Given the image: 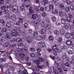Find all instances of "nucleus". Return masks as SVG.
I'll return each mask as SVG.
<instances>
[{
	"label": "nucleus",
	"instance_id": "obj_23",
	"mask_svg": "<svg viewBox=\"0 0 74 74\" xmlns=\"http://www.w3.org/2000/svg\"><path fill=\"white\" fill-rule=\"evenodd\" d=\"M17 51L19 53H21L23 52V49L22 48H18L17 49Z\"/></svg>",
	"mask_w": 74,
	"mask_h": 74
},
{
	"label": "nucleus",
	"instance_id": "obj_21",
	"mask_svg": "<svg viewBox=\"0 0 74 74\" xmlns=\"http://www.w3.org/2000/svg\"><path fill=\"white\" fill-rule=\"evenodd\" d=\"M67 52L69 55H71L74 53V51L73 50H68Z\"/></svg>",
	"mask_w": 74,
	"mask_h": 74
},
{
	"label": "nucleus",
	"instance_id": "obj_58",
	"mask_svg": "<svg viewBox=\"0 0 74 74\" xmlns=\"http://www.w3.org/2000/svg\"><path fill=\"white\" fill-rule=\"evenodd\" d=\"M70 9L71 10V11H73L74 10V6L73 5H71L70 6Z\"/></svg>",
	"mask_w": 74,
	"mask_h": 74
},
{
	"label": "nucleus",
	"instance_id": "obj_26",
	"mask_svg": "<svg viewBox=\"0 0 74 74\" xmlns=\"http://www.w3.org/2000/svg\"><path fill=\"white\" fill-rule=\"evenodd\" d=\"M11 18L13 21H15L16 19V16L15 14H13L11 16Z\"/></svg>",
	"mask_w": 74,
	"mask_h": 74
},
{
	"label": "nucleus",
	"instance_id": "obj_51",
	"mask_svg": "<svg viewBox=\"0 0 74 74\" xmlns=\"http://www.w3.org/2000/svg\"><path fill=\"white\" fill-rule=\"evenodd\" d=\"M19 21L20 23H23V19L22 18H19Z\"/></svg>",
	"mask_w": 74,
	"mask_h": 74
},
{
	"label": "nucleus",
	"instance_id": "obj_40",
	"mask_svg": "<svg viewBox=\"0 0 74 74\" xmlns=\"http://www.w3.org/2000/svg\"><path fill=\"white\" fill-rule=\"evenodd\" d=\"M14 25H18V26L19 25V22L18 21H15L14 22Z\"/></svg>",
	"mask_w": 74,
	"mask_h": 74
},
{
	"label": "nucleus",
	"instance_id": "obj_3",
	"mask_svg": "<svg viewBox=\"0 0 74 74\" xmlns=\"http://www.w3.org/2000/svg\"><path fill=\"white\" fill-rule=\"evenodd\" d=\"M73 36H74V31H73L70 33L69 32H66L65 34V37L67 39H70L72 40Z\"/></svg>",
	"mask_w": 74,
	"mask_h": 74
},
{
	"label": "nucleus",
	"instance_id": "obj_48",
	"mask_svg": "<svg viewBox=\"0 0 74 74\" xmlns=\"http://www.w3.org/2000/svg\"><path fill=\"white\" fill-rule=\"evenodd\" d=\"M29 51L30 52H34L35 51V49L34 47L31 48L29 49Z\"/></svg>",
	"mask_w": 74,
	"mask_h": 74
},
{
	"label": "nucleus",
	"instance_id": "obj_6",
	"mask_svg": "<svg viewBox=\"0 0 74 74\" xmlns=\"http://www.w3.org/2000/svg\"><path fill=\"white\" fill-rule=\"evenodd\" d=\"M25 7L27 8L29 7V13L31 14H33L34 13V12L33 10H32V6L30 5H26Z\"/></svg>",
	"mask_w": 74,
	"mask_h": 74
},
{
	"label": "nucleus",
	"instance_id": "obj_37",
	"mask_svg": "<svg viewBox=\"0 0 74 74\" xmlns=\"http://www.w3.org/2000/svg\"><path fill=\"white\" fill-rule=\"evenodd\" d=\"M49 8L51 10H52V11H53V10H55V9H53V6L51 4H50L49 5Z\"/></svg>",
	"mask_w": 74,
	"mask_h": 74
},
{
	"label": "nucleus",
	"instance_id": "obj_7",
	"mask_svg": "<svg viewBox=\"0 0 74 74\" xmlns=\"http://www.w3.org/2000/svg\"><path fill=\"white\" fill-rule=\"evenodd\" d=\"M17 55H18V56H20V59L22 60H25V54L24 53H21V54L17 53Z\"/></svg>",
	"mask_w": 74,
	"mask_h": 74
},
{
	"label": "nucleus",
	"instance_id": "obj_17",
	"mask_svg": "<svg viewBox=\"0 0 74 74\" xmlns=\"http://www.w3.org/2000/svg\"><path fill=\"white\" fill-rule=\"evenodd\" d=\"M6 26L8 28H10L11 26V23L10 22H7L6 24Z\"/></svg>",
	"mask_w": 74,
	"mask_h": 74
},
{
	"label": "nucleus",
	"instance_id": "obj_22",
	"mask_svg": "<svg viewBox=\"0 0 74 74\" xmlns=\"http://www.w3.org/2000/svg\"><path fill=\"white\" fill-rule=\"evenodd\" d=\"M16 41L17 42H22V39L21 38H17Z\"/></svg>",
	"mask_w": 74,
	"mask_h": 74
},
{
	"label": "nucleus",
	"instance_id": "obj_39",
	"mask_svg": "<svg viewBox=\"0 0 74 74\" xmlns=\"http://www.w3.org/2000/svg\"><path fill=\"white\" fill-rule=\"evenodd\" d=\"M66 54L65 53H63L62 55V58L64 59L66 58Z\"/></svg>",
	"mask_w": 74,
	"mask_h": 74
},
{
	"label": "nucleus",
	"instance_id": "obj_30",
	"mask_svg": "<svg viewBox=\"0 0 74 74\" xmlns=\"http://www.w3.org/2000/svg\"><path fill=\"white\" fill-rule=\"evenodd\" d=\"M66 2L68 5H71L73 3L72 1H71L69 0H67Z\"/></svg>",
	"mask_w": 74,
	"mask_h": 74
},
{
	"label": "nucleus",
	"instance_id": "obj_49",
	"mask_svg": "<svg viewBox=\"0 0 74 74\" xmlns=\"http://www.w3.org/2000/svg\"><path fill=\"white\" fill-rule=\"evenodd\" d=\"M45 10L47 12H49V11H50V9L49 8V7H45Z\"/></svg>",
	"mask_w": 74,
	"mask_h": 74
},
{
	"label": "nucleus",
	"instance_id": "obj_60",
	"mask_svg": "<svg viewBox=\"0 0 74 74\" xmlns=\"http://www.w3.org/2000/svg\"><path fill=\"white\" fill-rule=\"evenodd\" d=\"M8 68L9 70H14V68L13 66L11 67V66H9Z\"/></svg>",
	"mask_w": 74,
	"mask_h": 74
},
{
	"label": "nucleus",
	"instance_id": "obj_10",
	"mask_svg": "<svg viewBox=\"0 0 74 74\" xmlns=\"http://www.w3.org/2000/svg\"><path fill=\"white\" fill-rule=\"evenodd\" d=\"M3 14H7L6 15V17L7 18H9L10 16V13L8 12V10H6L3 11Z\"/></svg>",
	"mask_w": 74,
	"mask_h": 74
},
{
	"label": "nucleus",
	"instance_id": "obj_56",
	"mask_svg": "<svg viewBox=\"0 0 74 74\" xmlns=\"http://www.w3.org/2000/svg\"><path fill=\"white\" fill-rule=\"evenodd\" d=\"M39 61L41 62H44V59L42 58H39Z\"/></svg>",
	"mask_w": 74,
	"mask_h": 74
},
{
	"label": "nucleus",
	"instance_id": "obj_31",
	"mask_svg": "<svg viewBox=\"0 0 74 74\" xmlns=\"http://www.w3.org/2000/svg\"><path fill=\"white\" fill-rule=\"evenodd\" d=\"M0 40H1V41H6L7 38H6V37H5L3 36L2 37Z\"/></svg>",
	"mask_w": 74,
	"mask_h": 74
},
{
	"label": "nucleus",
	"instance_id": "obj_54",
	"mask_svg": "<svg viewBox=\"0 0 74 74\" xmlns=\"http://www.w3.org/2000/svg\"><path fill=\"white\" fill-rule=\"evenodd\" d=\"M57 51L59 53H60V52H62V49H58L57 50Z\"/></svg>",
	"mask_w": 74,
	"mask_h": 74
},
{
	"label": "nucleus",
	"instance_id": "obj_28",
	"mask_svg": "<svg viewBox=\"0 0 74 74\" xmlns=\"http://www.w3.org/2000/svg\"><path fill=\"white\" fill-rule=\"evenodd\" d=\"M0 23H1L3 25V27L5 26V25H4V24H5V22L4 21V20H3V19H1L0 20Z\"/></svg>",
	"mask_w": 74,
	"mask_h": 74
},
{
	"label": "nucleus",
	"instance_id": "obj_12",
	"mask_svg": "<svg viewBox=\"0 0 74 74\" xmlns=\"http://www.w3.org/2000/svg\"><path fill=\"white\" fill-rule=\"evenodd\" d=\"M38 34V32L36 31H35L34 32V33L33 34H32V35H33L32 36H31L32 37H33V38L34 39L36 37V36H37Z\"/></svg>",
	"mask_w": 74,
	"mask_h": 74
},
{
	"label": "nucleus",
	"instance_id": "obj_5",
	"mask_svg": "<svg viewBox=\"0 0 74 74\" xmlns=\"http://www.w3.org/2000/svg\"><path fill=\"white\" fill-rule=\"evenodd\" d=\"M66 43L68 46H73L74 45V43L71 40H68L66 42Z\"/></svg>",
	"mask_w": 74,
	"mask_h": 74
},
{
	"label": "nucleus",
	"instance_id": "obj_41",
	"mask_svg": "<svg viewBox=\"0 0 74 74\" xmlns=\"http://www.w3.org/2000/svg\"><path fill=\"white\" fill-rule=\"evenodd\" d=\"M46 32V31L45 30V29H43L41 30V34H44Z\"/></svg>",
	"mask_w": 74,
	"mask_h": 74
},
{
	"label": "nucleus",
	"instance_id": "obj_61",
	"mask_svg": "<svg viewBox=\"0 0 74 74\" xmlns=\"http://www.w3.org/2000/svg\"><path fill=\"white\" fill-rule=\"evenodd\" d=\"M21 10H22V11H24L25 10V7L23 6H21Z\"/></svg>",
	"mask_w": 74,
	"mask_h": 74
},
{
	"label": "nucleus",
	"instance_id": "obj_33",
	"mask_svg": "<svg viewBox=\"0 0 74 74\" xmlns=\"http://www.w3.org/2000/svg\"><path fill=\"white\" fill-rule=\"evenodd\" d=\"M41 25L42 27H46L47 26V24L44 22H42L41 23Z\"/></svg>",
	"mask_w": 74,
	"mask_h": 74
},
{
	"label": "nucleus",
	"instance_id": "obj_53",
	"mask_svg": "<svg viewBox=\"0 0 74 74\" xmlns=\"http://www.w3.org/2000/svg\"><path fill=\"white\" fill-rule=\"evenodd\" d=\"M18 47H23V43L22 42L19 43L18 44Z\"/></svg>",
	"mask_w": 74,
	"mask_h": 74
},
{
	"label": "nucleus",
	"instance_id": "obj_55",
	"mask_svg": "<svg viewBox=\"0 0 74 74\" xmlns=\"http://www.w3.org/2000/svg\"><path fill=\"white\" fill-rule=\"evenodd\" d=\"M35 56V54H34V53H31L30 54V56L31 58H34V57Z\"/></svg>",
	"mask_w": 74,
	"mask_h": 74
},
{
	"label": "nucleus",
	"instance_id": "obj_18",
	"mask_svg": "<svg viewBox=\"0 0 74 74\" xmlns=\"http://www.w3.org/2000/svg\"><path fill=\"white\" fill-rule=\"evenodd\" d=\"M60 9L62 10H64V8H65L64 7V5L63 4H60Z\"/></svg>",
	"mask_w": 74,
	"mask_h": 74
},
{
	"label": "nucleus",
	"instance_id": "obj_45",
	"mask_svg": "<svg viewBox=\"0 0 74 74\" xmlns=\"http://www.w3.org/2000/svg\"><path fill=\"white\" fill-rule=\"evenodd\" d=\"M40 25V23L38 22H36L34 23V26H36V27H38Z\"/></svg>",
	"mask_w": 74,
	"mask_h": 74
},
{
	"label": "nucleus",
	"instance_id": "obj_46",
	"mask_svg": "<svg viewBox=\"0 0 74 74\" xmlns=\"http://www.w3.org/2000/svg\"><path fill=\"white\" fill-rule=\"evenodd\" d=\"M51 20L53 22H55L56 21V18L55 16H53L51 18Z\"/></svg>",
	"mask_w": 74,
	"mask_h": 74
},
{
	"label": "nucleus",
	"instance_id": "obj_1",
	"mask_svg": "<svg viewBox=\"0 0 74 74\" xmlns=\"http://www.w3.org/2000/svg\"><path fill=\"white\" fill-rule=\"evenodd\" d=\"M53 14H56L57 15L60 16L61 17H63L66 15V12L63 11H60L59 12V11L57 10L53 9L52 11Z\"/></svg>",
	"mask_w": 74,
	"mask_h": 74
},
{
	"label": "nucleus",
	"instance_id": "obj_29",
	"mask_svg": "<svg viewBox=\"0 0 74 74\" xmlns=\"http://www.w3.org/2000/svg\"><path fill=\"white\" fill-rule=\"evenodd\" d=\"M5 6L6 8H10V4L8 3H6Z\"/></svg>",
	"mask_w": 74,
	"mask_h": 74
},
{
	"label": "nucleus",
	"instance_id": "obj_64",
	"mask_svg": "<svg viewBox=\"0 0 74 74\" xmlns=\"http://www.w3.org/2000/svg\"><path fill=\"white\" fill-rule=\"evenodd\" d=\"M42 15L43 17H45L47 16V13L45 12H43L42 13Z\"/></svg>",
	"mask_w": 74,
	"mask_h": 74
},
{
	"label": "nucleus",
	"instance_id": "obj_11",
	"mask_svg": "<svg viewBox=\"0 0 74 74\" xmlns=\"http://www.w3.org/2000/svg\"><path fill=\"white\" fill-rule=\"evenodd\" d=\"M40 17V16L37 14H33L32 15V18L34 19H36Z\"/></svg>",
	"mask_w": 74,
	"mask_h": 74
},
{
	"label": "nucleus",
	"instance_id": "obj_25",
	"mask_svg": "<svg viewBox=\"0 0 74 74\" xmlns=\"http://www.w3.org/2000/svg\"><path fill=\"white\" fill-rule=\"evenodd\" d=\"M19 32L21 33L22 35H25V34H26L25 31H24V30H20V31H19Z\"/></svg>",
	"mask_w": 74,
	"mask_h": 74
},
{
	"label": "nucleus",
	"instance_id": "obj_14",
	"mask_svg": "<svg viewBox=\"0 0 74 74\" xmlns=\"http://www.w3.org/2000/svg\"><path fill=\"white\" fill-rule=\"evenodd\" d=\"M60 33L62 36H64L65 34V32L64 30L63 29H61L60 30Z\"/></svg>",
	"mask_w": 74,
	"mask_h": 74
},
{
	"label": "nucleus",
	"instance_id": "obj_20",
	"mask_svg": "<svg viewBox=\"0 0 74 74\" xmlns=\"http://www.w3.org/2000/svg\"><path fill=\"white\" fill-rule=\"evenodd\" d=\"M27 41L28 43H32V39L29 37H28V38H27Z\"/></svg>",
	"mask_w": 74,
	"mask_h": 74
},
{
	"label": "nucleus",
	"instance_id": "obj_62",
	"mask_svg": "<svg viewBox=\"0 0 74 74\" xmlns=\"http://www.w3.org/2000/svg\"><path fill=\"white\" fill-rule=\"evenodd\" d=\"M28 24L27 23H25L24 24V28H27V27H28Z\"/></svg>",
	"mask_w": 74,
	"mask_h": 74
},
{
	"label": "nucleus",
	"instance_id": "obj_34",
	"mask_svg": "<svg viewBox=\"0 0 74 74\" xmlns=\"http://www.w3.org/2000/svg\"><path fill=\"white\" fill-rule=\"evenodd\" d=\"M65 10L66 12H69L70 11V7L69 6L66 7L65 8Z\"/></svg>",
	"mask_w": 74,
	"mask_h": 74
},
{
	"label": "nucleus",
	"instance_id": "obj_52",
	"mask_svg": "<svg viewBox=\"0 0 74 74\" xmlns=\"http://www.w3.org/2000/svg\"><path fill=\"white\" fill-rule=\"evenodd\" d=\"M49 58L51 59H52L53 60H55V56H52L51 55L50 56Z\"/></svg>",
	"mask_w": 74,
	"mask_h": 74
},
{
	"label": "nucleus",
	"instance_id": "obj_59",
	"mask_svg": "<svg viewBox=\"0 0 74 74\" xmlns=\"http://www.w3.org/2000/svg\"><path fill=\"white\" fill-rule=\"evenodd\" d=\"M6 59L5 58H1L0 59V62H3V61H5Z\"/></svg>",
	"mask_w": 74,
	"mask_h": 74
},
{
	"label": "nucleus",
	"instance_id": "obj_4",
	"mask_svg": "<svg viewBox=\"0 0 74 74\" xmlns=\"http://www.w3.org/2000/svg\"><path fill=\"white\" fill-rule=\"evenodd\" d=\"M38 45L40 48H43L45 47V44L42 42H38Z\"/></svg>",
	"mask_w": 74,
	"mask_h": 74
},
{
	"label": "nucleus",
	"instance_id": "obj_57",
	"mask_svg": "<svg viewBox=\"0 0 74 74\" xmlns=\"http://www.w3.org/2000/svg\"><path fill=\"white\" fill-rule=\"evenodd\" d=\"M6 29L3 28L2 29V33H5V32H6Z\"/></svg>",
	"mask_w": 74,
	"mask_h": 74
},
{
	"label": "nucleus",
	"instance_id": "obj_47",
	"mask_svg": "<svg viewBox=\"0 0 74 74\" xmlns=\"http://www.w3.org/2000/svg\"><path fill=\"white\" fill-rule=\"evenodd\" d=\"M28 33L30 34H33V31L31 29H28Z\"/></svg>",
	"mask_w": 74,
	"mask_h": 74
},
{
	"label": "nucleus",
	"instance_id": "obj_9",
	"mask_svg": "<svg viewBox=\"0 0 74 74\" xmlns=\"http://www.w3.org/2000/svg\"><path fill=\"white\" fill-rule=\"evenodd\" d=\"M30 62L31 63V64H33V63H34V62H36L37 64L38 65V64H40V62L38 60H30Z\"/></svg>",
	"mask_w": 74,
	"mask_h": 74
},
{
	"label": "nucleus",
	"instance_id": "obj_32",
	"mask_svg": "<svg viewBox=\"0 0 74 74\" xmlns=\"http://www.w3.org/2000/svg\"><path fill=\"white\" fill-rule=\"evenodd\" d=\"M61 21L62 24H64L66 23V19L63 18L61 19Z\"/></svg>",
	"mask_w": 74,
	"mask_h": 74
},
{
	"label": "nucleus",
	"instance_id": "obj_27",
	"mask_svg": "<svg viewBox=\"0 0 74 74\" xmlns=\"http://www.w3.org/2000/svg\"><path fill=\"white\" fill-rule=\"evenodd\" d=\"M61 23V22L60 21L58 20L56 21V24L57 26H60V25Z\"/></svg>",
	"mask_w": 74,
	"mask_h": 74
},
{
	"label": "nucleus",
	"instance_id": "obj_38",
	"mask_svg": "<svg viewBox=\"0 0 74 74\" xmlns=\"http://www.w3.org/2000/svg\"><path fill=\"white\" fill-rule=\"evenodd\" d=\"M67 21L68 22H71V19L69 17H67L66 18Z\"/></svg>",
	"mask_w": 74,
	"mask_h": 74
},
{
	"label": "nucleus",
	"instance_id": "obj_8",
	"mask_svg": "<svg viewBox=\"0 0 74 74\" xmlns=\"http://www.w3.org/2000/svg\"><path fill=\"white\" fill-rule=\"evenodd\" d=\"M18 8L17 5H14L12 8L11 10H12V11H13L14 12H16L17 11Z\"/></svg>",
	"mask_w": 74,
	"mask_h": 74
},
{
	"label": "nucleus",
	"instance_id": "obj_15",
	"mask_svg": "<svg viewBox=\"0 0 74 74\" xmlns=\"http://www.w3.org/2000/svg\"><path fill=\"white\" fill-rule=\"evenodd\" d=\"M57 49H58V47L57 45H54L52 47V49L54 51H57Z\"/></svg>",
	"mask_w": 74,
	"mask_h": 74
},
{
	"label": "nucleus",
	"instance_id": "obj_16",
	"mask_svg": "<svg viewBox=\"0 0 74 74\" xmlns=\"http://www.w3.org/2000/svg\"><path fill=\"white\" fill-rule=\"evenodd\" d=\"M34 39H36L38 41H41L42 40V37L40 36H38L36 37Z\"/></svg>",
	"mask_w": 74,
	"mask_h": 74
},
{
	"label": "nucleus",
	"instance_id": "obj_35",
	"mask_svg": "<svg viewBox=\"0 0 74 74\" xmlns=\"http://www.w3.org/2000/svg\"><path fill=\"white\" fill-rule=\"evenodd\" d=\"M53 36H50L49 37V40L50 41H52V40H53Z\"/></svg>",
	"mask_w": 74,
	"mask_h": 74
},
{
	"label": "nucleus",
	"instance_id": "obj_2",
	"mask_svg": "<svg viewBox=\"0 0 74 74\" xmlns=\"http://www.w3.org/2000/svg\"><path fill=\"white\" fill-rule=\"evenodd\" d=\"M14 29H14L13 30L10 32V35L12 37H16V36H18V34H19V33L17 32L16 30L19 32V31H20V29H19V27H14Z\"/></svg>",
	"mask_w": 74,
	"mask_h": 74
},
{
	"label": "nucleus",
	"instance_id": "obj_19",
	"mask_svg": "<svg viewBox=\"0 0 74 74\" xmlns=\"http://www.w3.org/2000/svg\"><path fill=\"white\" fill-rule=\"evenodd\" d=\"M57 41L59 43H61L63 41V38L62 37H60L58 38Z\"/></svg>",
	"mask_w": 74,
	"mask_h": 74
},
{
	"label": "nucleus",
	"instance_id": "obj_36",
	"mask_svg": "<svg viewBox=\"0 0 74 74\" xmlns=\"http://www.w3.org/2000/svg\"><path fill=\"white\" fill-rule=\"evenodd\" d=\"M29 47V46L27 45H25L24 46V50L25 51H27V48Z\"/></svg>",
	"mask_w": 74,
	"mask_h": 74
},
{
	"label": "nucleus",
	"instance_id": "obj_42",
	"mask_svg": "<svg viewBox=\"0 0 74 74\" xmlns=\"http://www.w3.org/2000/svg\"><path fill=\"white\" fill-rule=\"evenodd\" d=\"M6 38H7V39L8 40H10L11 38V36H9V34L8 33H7L6 35Z\"/></svg>",
	"mask_w": 74,
	"mask_h": 74
},
{
	"label": "nucleus",
	"instance_id": "obj_44",
	"mask_svg": "<svg viewBox=\"0 0 74 74\" xmlns=\"http://www.w3.org/2000/svg\"><path fill=\"white\" fill-rule=\"evenodd\" d=\"M61 48L62 49H64V50H66V49H67V46L64 45L62 46L61 47Z\"/></svg>",
	"mask_w": 74,
	"mask_h": 74
},
{
	"label": "nucleus",
	"instance_id": "obj_43",
	"mask_svg": "<svg viewBox=\"0 0 74 74\" xmlns=\"http://www.w3.org/2000/svg\"><path fill=\"white\" fill-rule=\"evenodd\" d=\"M8 45H9V43L7 42L4 44L3 47H4L5 48L6 47H8Z\"/></svg>",
	"mask_w": 74,
	"mask_h": 74
},
{
	"label": "nucleus",
	"instance_id": "obj_50",
	"mask_svg": "<svg viewBox=\"0 0 74 74\" xmlns=\"http://www.w3.org/2000/svg\"><path fill=\"white\" fill-rule=\"evenodd\" d=\"M47 30H49L51 29V25H47Z\"/></svg>",
	"mask_w": 74,
	"mask_h": 74
},
{
	"label": "nucleus",
	"instance_id": "obj_24",
	"mask_svg": "<svg viewBox=\"0 0 74 74\" xmlns=\"http://www.w3.org/2000/svg\"><path fill=\"white\" fill-rule=\"evenodd\" d=\"M53 33L55 35L57 36L59 34V31L58 30H55L54 31Z\"/></svg>",
	"mask_w": 74,
	"mask_h": 74
},
{
	"label": "nucleus",
	"instance_id": "obj_13",
	"mask_svg": "<svg viewBox=\"0 0 74 74\" xmlns=\"http://www.w3.org/2000/svg\"><path fill=\"white\" fill-rule=\"evenodd\" d=\"M64 28L65 30H68L69 29V24L66 23L64 24Z\"/></svg>",
	"mask_w": 74,
	"mask_h": 74
},
{
	"label": "nucleus",
	"instance_id": "obj_63",
	"mask_svg": "<svg viewBox=\"0 0 74 74\" xmlns=\"http://www.w3.org/2000/svg\"><path fill=\"white\" fill-rule=\"evenodd\" d=\"M10 41L12 43H13L15 41V38H13Z\"/></svg>",
	"mask_w": 74,
	"mask_h": 74
}]
</instances>
